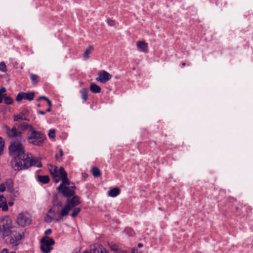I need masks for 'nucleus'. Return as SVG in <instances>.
Segmentation results:
<instances>
[{
  "mask_svg": "<svg viewBox=\"0 0 253 253\" xmlns=\"http://www.w3.org/2000/svg\"><path fill=\"white\" fill-rule=\"evenodd\" d=\"M93 175L95 177H98L100 175L101 172L99 169L96 167H93L91 169Z\"/></svg>",
  "mask_w": 253,
  "mask_h": 253,
  "instance_id": "obj_23",
  "label": "nucleus"
},
{
  "mask_svg": "<svg viewBox=\"0 0 253 253\" xmlns=\"http://www.w3.org/2000/svg\"><path fill=\"white\" fill-rule=\"evenodd\" d=\"M49 170L51 174L54 176L56 174H59V169H57V167L52 165H50L48 167Z\"/></svg>",
  "mask_w": 253,
  "mask_h": 253,
  "instance_id": "obj_19",
  "label": "nucleus"
},
{
  "mask_svg": "<svg viewBox=\"0 0 253 253\" xmlns=\"http://www.w3.org/2000/svg\"><path fill=\"white\" fill-rule=\"evenodd\" d=\"M112 78V75L105 71L102 70L99 72L98 77L96 78V81L104 84L109 81Z\"/></svg>",
  "mask_w": 253,
  "mask_h": 253,
  "instance_id": "obj_11",
  "label": "nucleus"
},
{
  "mask_svg": "<svg viewBox=\"0 0 253 253\" xmlns=\"http://www.w3.org/2000/svg\"><path fill=\"white\" fill-rule=\"evenodd\" d=\"M6 189L7 191L10 192L14 196H16L17 195L18 191L13 188V182L11 179H7L5 182Z\"/></svg>",
  "mask_w": 253,
  "mask_h": 253,
  "instance_id": "obj_14",
  "label": "nucleus"
},
{
  "mask_svg": "<svg viewBox=\"0 0 253 253\" xmlns=\"http://www.w3.org/2000/svg\"><path fill=\"white\" fill-rule=\"evenodd\" d=\"M60 176V174H56L54 176H53V181L55 183H57L58 182H59L60 180V179L59 178V176Z\"/></svg>",
  "mask_w": 253,
  "mask_h": 253,
  "instance_id": "obj_35",
  "label": "nucleus"
},
{
  "mask_svg": "<svg viewBox=\"0 0 253 253\" xmlns=\"http://www.w3.org/2000/svg\"><path fill=\"white\" fill-rule=\"evenodd\" d=\"M38 113L40 114V115H45V112L44 111H41V110H39L38 111Z\"/></svg>",
  "mask_w": 253,
  "mask_h": 253,
  "instance_id": "obj_45",
  "label": "nucleus"
},
{
  "mask_svg": "<svg viewBox=\"0 0 253 253\" xmlns=\"http://www.w3.org/2000/svg\"><path fill=\"white\" fill-rule=\"evenodd\" d=\"M31 220L28 215L23 212L20 213L16 219L17 224L22 227L30 224Z\"/></svg>",
  "mask_w": 253,
  "mask_h": 253,
  "instance_id": "obj_10",
  "label": "nucleus"
},
{
  "mask_svg": "<svg viewBox=\"0 0 253 253\" xmlns=\"http://www.w3.org/2000/svg\"><path fill=\"white\" fill-rule=\"evenodd\" d=\"M38 180L42 183L46 184L49 181V177L48 175H38Z\"/></svg>",
  "mask_w": 253,
  "mask_h": 253,
  "instance_id": "obj_20",
  "label": "nucleus"
},
{
  "mask_svg": "<svg viewBox=\"0 0 253 253\" xmlns=\"http://www.w3.org/2000/svg\"><path fill=\"white\" fill-rule=\"evenodd\" d=\"M140 51L143 52H148V48H139Z\"/></svg>",
  "mask_w": 253,
  "mask_h": 253,
  "instance_id": "obj_44",
  "label": "nucleus"
},
{
  "mask_svg": "<svg viewBox=\"0 0 253 253\" xmlns=\"http://www.w3.org/2000/svg\"><path fill=\"white\" fill-rule=\"evenodd\" d=\"M15 229L12 225V220L8 216H5L0 220V235L5 239L9 236L11 232Z\"/></svg>",
  "mask_w": 253,
  "mask_h": 253,
  "instance_id": "obj_2",
  "label": "nucleus"
},
{
  "mask_svg": "<svg viewBox=\"0 0 253 253\" xmlns=\"http://www.w3.org/2000/svg\"><path fill=\"white\" fill-rule=\"evenodd\" d=\"M8 204L9 206L11 207L13 205L14 202H8Z\"/></svg>",
  "mask_w": 253,
  "mask_h": 253,
  "instance_id": "obj_48",
  "label": "nucleus"
},
{
  "mask_svg": "<svg viewBox=\"0 0 253 253\" xmlns=\"http://www.w3.org/2000/svg\"><path fill=\"white\" fill-rule=\"evenodd\" d=\"M82 95V98L84 101H85L87 99V94H88V89L86 88H83L80 91Z\"/></svg>",
  "mask_w": 253,
  "mask_h": 253,
  "instance_id": "obj_21",
  "label": "nucleus"
},
{
  "mask_svg": "<svg viewBox=\"0 0 253 253\" xmlns=\"http://www.w3.org/2000/svg\"><path fill=\"white\" fill-rule=\"evenodd\" d=\"M137 47H147L148 43L144 41H139L136 42Z\"/></svg>",
  "mask_w": 253,
  "mask_h": 253,
  "instance_id": "obj_28",
  "label": "nucleus"
},
{
  "mask_svg": "<svg viewBox=\"0 0 253 253\" xmlns=\"http://www.w3.org/2000/svg\"><path fill=\"white\" fill-rule=\"evenodd\" d=\"M50 108H51V107H50V106H49L48 108L46 110V112H50V111H51V109H50Z\"/></svg>",
  "mask_w": 253,
  "mask_h": 253,
  "instance_id": "obj_50",
  "label": "nucleus"
},
{
  "mask_svg": "<svg viewBox=\"0 0 253 253\" xmlns=\"http://www.w3.org/2000/svg\"><path fill=\"white\" fill-rule=\"evenodd\" d=\"M30 79L33 84H36L38 82L39 76L36 74H31Z\"/></svg>",
  "mask_w": 253,
  "mask_h": 253,
  "instance_id": "obj_24",
  "label": "nucleus"
},
{
  "mask_svg": "<svg viewBox=\"0 0 253 253\" xmlns=\"http://www.w3.org/2000/svg\"><path fill=\"white\" fill-rule=\"evenodd\" d=\"M6 91L5 87H2L0 88V103L2 102L3 98L4 97V93Z\"/></svg>",
  "mask_w": 253,
  "mask_h": 253,
  "instance_id": "obj_30",
  "label": "nucleus"
},
{
  "mask_svg": "<svg viewBox=\"0 0 253 253\" xmlns=\"http://www.w3.org/2000/svg\"><path fill=\"white\" fill-rule=\"evenodd\" d=\"M90 90L93 93H100L101 88L98 85L94 83H91L89 87Z\"/></svg>",
  "mask_w": 253,
  "mask_h": 253,
  "instance_id": "obj_17",
  "label": "nucleus"
},
{
  "mask_svg": "<svg viewBox=\"0 0 253 253\" xmlns=\"http://www.w3.org/2000/svg\"><path fill=\"white\" fill-rule=\"evenodd\" d=\"M22 141H12L9 147V154L13 158L11 165L15 170H22L21 164L26 157L24 147L21 144Z\"/></svg>",
  "mask_w": 253,
  "mask_h": 253,
  "instance_id": "obj_1",
  "label": "nucleus"
},
{
  "mask_svg": "<svg viewBox=\"0 0 253 253\" xmlns=\"http://www.w3.org/2000/svg\"><path fill=\"white\" fill-rule=\"evenodd\" d=\"M72 213L70 214L72 217H75L81 212V209L80 208H74Z\"/></svg>",
  "mask_w": 253,
  "mask_h": 253,
  "instance_id": "obj_26",
  "label": "nucleus"
},
{
  "mask_svg": "<svg viewBox=\"0 0 253 253\" xmlns=\"http://www.w3.org/2000/svg\"><path fill=\"white\" fill-rule=\"evenodd\" d=\"M88 47L91 48V47H92V46H91V45H89V46H88Z\"/></svg>",
  "mask_w": 253,
  "mask_h": 253,
  "instance_id": "obj_53",
  "label": "nucleus"
},
{
  "mask_svg": "<svg viewBox=\"0 0 253 253\" xmlns=\"http://www.w3.org/2000/svg\"><path fill=\"white\" fill-rule=\"evenodd\" d=\"M84 253H108L107 250L102 246L97 245L96 246H94L93 248H91L90 252L85 251Z\"/></svg>",
  "mask_w": 253,
  "mask_h": 253,
  "instance_id": "obj_15",
  "label": "nucleus"
},
{
  "mask_svg": "<svg viewBox=\"0 0 253 253\" xmlns=\"http://www.w3.org/2000/svg\"><path fill=\"white\" fill-rule=\"evenodd\" d=\"M51 232L52 231L51 229H48L45 231L44 233L46 236L47 235L50 234L51 233Z\"/></svg>",
  "mask_w": 253,
  "mask_h": 253,
  "instance_id": "obj_42",
  "label": "nucleus"
},
{
  "mask_svg": "<svg viewBox=\"0 0 253 253\" xmlns=\"http://www.w3.org/2000/svg\"><path fill=\"white\" fill-rule=\"evenodd\" d=\"M55 243L54 240L45 236L41 240V249L43 253H49L52 249V246Z\"/></svg>",
  "mask_w": 253,
  "mask_h": 253,
  "instance_id": "obj_6",
  "label": "nucleus"
},
{
  "mask_svg": "<svg viewBox=\"0 0 253 253\" xmlns=\"http://www.w3.org/2000/svg\"><path fill=\"white\" fill-rule=\"evenodd\" d=\"M46 100L48 103V106H49L50 107H51V105H52V103H51V101L46 97L44 96H40L38 99L37 100L39 101V100Z\"/></svg>",
  "mask_w": 253,
  "mask_h": 253,
  "instance_id": "obj_31",
  "label": "nucleus"
},
{
  "mask_svg": "<svg viewBox=\"0 0 253 253\" xmlns=\"http://www.w3.org/2000/svg\"><path fill=\"white\" fill-rule=\"evenodd\" d=\"M59 172L62 180V183L58 187L57 190H61V189H63L64 186H66V185H69L70 184V181L67 177V173L65 171L63 168H60L59 169Z\"/></svg>",
  "mask_w": 253,
  "mask_h": 253,
  "instance_id": "obj_9",
  "label": "nucleus"
},
{
  "mask_svg": "<svg viewBox=\"0 0 253 253\" xmlns=\"http://www.w3.org/2000/svg\"><path fill=\"white\" fill-rule=\"evenodd\" d=\"M131 253H140L138 250H137V248H133L131 249Z\"/></svg>",
  "mask_w": 253,
  "mask_h": 253,
  "instance_id": "obj_40",
  "label": "nucleus"
},
{
  "mask_svg": "<svg viewBox=\"0 0 253 253\" xmlns=\"http://www.w3.org/2000/svg\"><path fill=\"white\" fill-rule=\"evenodd\" d=\"M120 193V190L119 188H114L109 191L108 195L112 197H115Z\"/></svg>",
  "mask_w": 253,
  "mask_h": 253,
  "instance_id": "obj_18",
  "label": "nucleus"
},
{
  "mask_svg": "<svg viewBox=\"0 0 253 253\" xmlns=\"http://www.w3.org/2000/svg\"><path fill=\"white\" fill-rule=\"evenodd\" d=\"M30 126H32L25 123H21L18 125V127L23 131H25L29 128V131H30Z\"/></svg>",
  "mask_w": 253,
  "mask_h": 253,
  "instance_id": "obj_22",
  "label": "nucleus"
},
{
  "mask_svg": "<svg viewBox=\"0 0 253 253\" xmlns=\"http://www.w3.org/2000/svg\"><path fill=\"white\" fill-rule=\"evenodd\" d=\"M106 22L110 26H113L115 25V21L114 20L108 18L107 19Z\"/></svg>",
  "mask_w": 253,
  "mask_h": 253,
  "instance_id": "obj_36",
  "label": "nucleus"
},
{
  "mask_svg": "<svg viewBox=\"0 0 253 253\" xmlns=\"http://www.w3.org/2000/svg\"><path fill=\"white\" fill-rule=\"evenodd\" d=\"M60 157V156H58L57 154L55 155V158L57 160H58Z\"/></svg>",
  "mask_w": 253,
  "mask_h": 253,
  "instance_id": "obj_51",
  "label": "nucleus"
},
{
  "mask_svg": "<svg viewBox=\"0 0 253 253\" xmlns=\"http://www.w3.org/2000/svg\"><path fill=\"white\" fill-rule=\"evenodd\" d=\"M52 220V218H51V217H50L48 215H47L45 218V220L47 222H51Z\"/></svg>",
  "mask_w": 253,
  "mask_h": 253,
  "instance_id": "obj_39",
  "label": "nucleus"
},
{
  "mask_svg": "<svg viewBox=\"0 0 253 253\" xmlns=\"http://www.w3.org/2000/svg\"><path fill=\"white\" fill-rule=\"evenodd\" d=\"M0 209L3 211H6L8 210L6 199L2 195H0Z\"/></svg>",
  "mask_w": 253,
  "mask_h": 253,
  "instance_id": "obj_16",
  "label": "nucleus"
},
{
  "mask_svg": "<svg viewBox=\"0 0 253 253\" xmlns=\"http://www.w3.org/2000/svg\"><path fill=\"white\" fill-rule=\"evenodd\" d=\"M75 188V186L73 184L72 186L70 187L64 186L63 189H61V190H58L61 192L64 196L66 197H70L75 195V191L74 189Z\"/></svg>",
  "mask_w": 253,
  "mask_h": 253,
  "instance_id": "obj_13",
  "label": "nucleus"
},
{
  "mask_svg": "<svg viewBox=\"0 0 253 253\" xmlns=\"http://www.w3.org/2000/svg\"><path fill=\"white\" fill-rule=\"evenodd\" d=\"M35 93L34 92H21L17 94L16 100L17 101H21L22 99H26L29 101H32L34 99Z\"/></svg>",
  "mask_w": 253,
  "mask_h": 253,
  "instance_id": "obj_12",
  "label": "nucleus"
},
{
  "mask_svg": "<svg viewBox=\"0 0 253 253\" xmlns=\"http://www.w3.org/2000/svg\"><path fill=\"white\" fill-rule=\"evenodd\" d=\"M21 113H22L24 115H26L29 114V111L27 110H24L21 112Z\"/></svg>",
  "mask_w": 253,
  "mask_h": 253,
  "instance_id": "obj_43",
  "label": "nucleus"
},
{
  "mask_svg": "<svg viewBox=\"0 0 253 253\" xmlns=\"http://www.w3.org/2000/svg\"><path fill=\"white\" fill-rule=\"evenodd\" d=\"M22 238L21 233L15 231L14 229L10 233L9 236L4 239L5 242L9 243L12 246H17Z\"/></svg>",
  "mask_w": 253,
  "mask_h": 253,
  "instance_id": "obj_7",
  "label": "nucleus"
},
{
  "mask_svg": "<svg viewBox=\"0 0 253 253\" xmlns=\"http://www.w3.org/2000/svg\"><path fill=\"white\" fill-rule=\"evenodd\" d=\"M6 66L5 63L4 62H1L0 63V71L6 72Z\"/></svg>",
  "mask_w": 253,
  "mask_h": 253,
  "instance_id": "obj_34",
  "label": "nucleus"
},
{
  "mask_svg": "<svg viewBox=\"0 0 253 253\" xmlns=\"http://www.w3.org/2000/svg\"><path fill=\"white\" fill-rule=\"evenodd\" d=\"M4 145V141L3 139L0 137V155L2 153Z\"/></svg>",
  "mask_w": 253,
  "mask_h": 253,
  "instance_id": "obj_32",
  "label": "nucleus"
},
{
  "mask_svg": "<svg viewBox=\"0 0 253 253\" xmlns=\"http://www.w3.org/2000/svg\"><path fill=\"white\" fill-rule=\"evenodd\" d=\"M59 153H60V155H59L60 157H62V156L63 155V152L62 149L59 150Z\"/></svg>",
  "mask_w": 253,
  "mask_h": 253,
  "instance_id": "obj_46",
  "label": "nucleus"
},
{
  "mask_svg": "<svg viewBox=\"0 0 253 253\" xmlns=\"http://www.w3.org/2000/svg\"><path fill=\"white\" fill-rule=\"evenodd\" d=\"M182 65L183 67L185 66V63L183 62L182 63Z\"/></svg>",
  "mask_w": 253,
  "mask_h": 253,
  "instance_id": "obj_52",
  "label": "nucleus"
},
{
  "mask_svg": "<svg viewBox=\"0 0 253 253\" xmlns=\"http://www.w3.org/2000/svg\"><path fill=\"white\" fill-rule=\"evenodd\" d=\"M60 220H61V218H54V219H53V220H54V221H56V222H59V221H60Z\"/></svg>",
  "mask_w": 253,
  "mask_h": 253,
  "instance_id": "obj_47",
  "label": "nucleus"
},
{
  "mask_svg": "<svg viewBox=\"0 0 253 253\" xmlns=\"http://www.w3.org/2000/svg\"><path fill=\"white\" fill-rule=\"evenodd\" d=\"M24 115H23L22 113H20L19 115L14 116V121L17 122V121H18L19 120H26V121L28 120V119H26V117H24Z\"/></svg>",
  "mask_w": 253,
  "mask_h": 253,
  "instance_id": "obj_25",
  "label": "nucleus"
},
{
  "mask_svg": "<svg viewBox=\"0 0 253 253\" xmlns=\"http://www.w3.org/2000/svg\"><path fill=\"white\" fill-rule=\"evenodd\" d=\"M110 248L112 250L116 251L117 250V246L115 245L110 246Z\"/></svg>",
  "mask_w": 253,
  "mask_h": 253,
  "instance_id": "obj_41",
  "label": "nucleus"
},
{
  "mask_svg": "<svg viewBox=\"0 0 253 253\" xmlns=\"http://www.w3.org/2000/svg\"><path fill=\"white\" fill-rule=\"evenodd\" d=\"M4 128L6 131L7 136L11 138H14L18 141H22L23 138L22 137V133L21 131H18L15 127H13L10 129L8 126H4Z\"/></svg>",
  "mask_w": 253,
  "mask_h": 253,
  "instance_id": "obj_8",
  "label": "nucleus"
},
{
  "mask_svg": "<svg viewBox=\"0 0 253 253\" xmlns=\"http://www.w3.org/2000/svg\"><path fill=\"white\" fill-rule=\"evenodd\" d=\"M80 204V198L77 196H74L72 199H68L67 203L61 209L59 215L61 217L68 215L69 211Z\"/></svg>",
  "mask_w": 253,
  "mask_h": 253,
  "instance_id": "obj_4",
  "label": "nucleus"
},
{
  "mask_svg": "<svg viewBox=\"0 0 253 253\" xmlns=\"http://www.w3.org/2000/svg\"><path fill=\"white\" fill-rule=\"evenodd\" d=\"M92 48H86L84 53V58L86 60L89 58V55L90 53L91 52Z\"/></svg>",
  "mask_w": 253,
  "mask_h": 253,
  "instance_id": "obj_29",
  "label": "nucleus"
},
{
  "mask_svg": "<svg viewBox=\"0 0 253 253\" xmlns=\"http://www.w3.org/2000/svg\"><path fill=\"white\" fill-rule=\"evenodd\" d=\"M4 97L3 98L4 99V103L7 105H10L13 103V99L9 96H6V94H4Z\"/></svg>",
  "mask_w": 253,
  "mask_h": 253,
  "instance_id": "obj_27",
  "label": "nucleus"
},
{
  "mask_svg": "<svg viewBox=\"0 0 253 253\" xmlns=\"http://www.w3.org/2000/svg\"><path fill=\"white\" fill-rule=\"evenodd\" d=\"M137 246L138 248H142L143 247V244L141 243H139L138 244Z\"/></svg>",
  "mask_w": 253,
  "mask_h": 253,
  "instance_id": "obj_49",
  "label": "nucleus"
},
{
  "mask_svg": "<svg viewBox=\"0 0 253 253\" xmlns=\"http://www.w3.org/2000/svg\"><path fill=\"white\" fill-rule=\"evenodd\" d=\"M6 186L5 184V182L3 183H1L0 184V191L1 192H4L6 190Z\"/></svg>",
  "mask_w": 253,
  "mask_h": 253,
  "instance_id": "obj_37",
  "label": "nucleus"
},
{
  "mask_svg": "<svg viewBox=\"0 0 253 253\" xmlns=\"http://www.w3.org/2000/svg\"><path fill=\"white\" fill-rule=\"evenodd\" d=\"M31 166L41 168L42 165L38 158H33L31 154H27L26 159L21 164L22 170L27 169Z\"/></svg>",
  "mask_w": 253,
  "mask_h": 253,
  "instance_id": "obj_5",
  "label": "nucleus"
},
{
  "mask_svg": "<svg viewBox=\"0 0 253 253\" xmlns=\"http://www.w3.org/2000/svg\"><path fill=\"white\" fill-rule=\"evenodd\" d=\"M0 253H15V252H14V251H12L9 253L7 249L4 248L1 250V251L0 252Z\"/></svg>",
  "mask_w": 253,
  "mask_h": 253,
  "instance_id": "obj_38",
  "label": "nucleus"
},
{
  "mask_svg": "<svg viewBox=\"0 0 253 253\" xmlns=\"http://www.w3.org/2000/svg\"><path fill=\"white\" fill-rule=\"evenodd\" d=\"M38 106L40 107V104H38Z\"/></svg>",
  "mask_w": 253,
  "mask_h": 253,
  "instance_id": "obj_54",
  "label": "nucleus"
},
{
  "mask_svg": "<svg viewBox=\"0 0 253 253\" xmlns=\"http://www.w3.org/2000/svg\"><path fill=\"white\" fill-rule=\"evenodd\" d=\"M55 130L54 129H51L49 130L48 135L49 138H53L55 137Z\"/></svg>",
  "mask_w": 253,
  "mask_h": 253,
  "instance_id": "obj_33",
  "label": "nucleus"
},
{
  "mask_svg": "<svg viewBox=\"0 0 253 253\" xmlns=\"http://www.w3.org/2000/svg\"><path fill=\"white\" fill-rule=\"evenodd\" d=\"M45 138V136L43 134L34 130L33 126H30V131L28 133V140L30 143L41 146L42 145Z\"/></svg>",
  "mask_w": 253,
  "mask_h": 253,
  "instance_id": "obj_3",
  "label": "nucleus"
}]
</instances>
